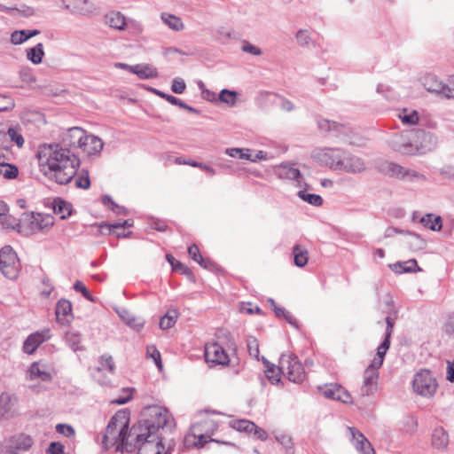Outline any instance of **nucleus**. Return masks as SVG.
Masks as SVG:
<instances>
[{"label":"nucleus","instance_id":"1","mask_svg":"<svg viewBox=\"0 0 454 454\" xmlns=\"http://www.w3.org/2000/svg\"><path fill=\"white\" fill-rule=\"evenodd\" d=\"M36 156L41 171L59 184L71 182L80 166V159L75 153L60 144L40 145Z\"/></svg>","mask_w":454,"mask_h":454},{"label":"nucleus","instance_id":"2","mask_svg":"<svg viewBox=\"0 0 454 454\" xmlns=\"http://www.w3.org/2000/svg\"><path fill=\"white\" fill-rule=\"evenodd\" d=\"M395 152L404 155L423 154L432 151L436 145L434 137L424 129L405 130L395 135L390 142Z\"/></svg>","mask_w":454,"mask_h":454},{"label":"nucleus","instance_id":"3","mask_svg":"<svg viewBox=\"0 0 454 454\" xmlns=\"http://www.w3.org/2000/svg\"><path fill=\"white\" fill-rule=\"evenodd\" d=\"M133 435L132 429L129 432V424L124 414L118 412L108 422L102 444L106 450L116 445V450L132 452L134 445L129 438H132Z\"/></svg>","mask_w":454,"mask_h":454},{"label":"nucleus","instance_id":"4","mask_svg":"<svg viewBox=\"0 0 454 454\" xmlns=\"http://www.w3.org/2000/svg\"><path fill=\"white\" fill-rule=\"evenodd\" d=\"M323 160L331 168L348 173L356 174L365 169L364 161L361 158L339 148L326 149L323 153Z\"/></svg>","mask_w":454,"mask_h":454},{"label":"nucleus","instance_id":"5","mask_svg":"<svg viewBox=\"0 0 454 454\" xmlns=\"http://www.w3.org/2000/svg\"><path fill=\"white\" fill-rule=\"evenodd\" d=\"M387 351L386 344L380 345L377 348V354L364 372L363 383L359 390V395L363 397L373 395L377 390L379 369L383 364L384 357Z\"/></svg>","mask_w":454,"mask_h":454},{"label":"nucleus","instance_id":"6","mask_svg":"<svg viewBox=\"0 0 454 454\" xmlns=\"http://www.w3.org/2000/svg\"><path fill=\"white\" fill-rule=\"evenodd\" d=\"M134 435L130 442L137 454H160L165 447L161 442V434L144 431L136 427H132Z\"/></svg>","mask_w":454,"mask_h":454},{"label":"nucleus","instance_id":"7","mask_svg":"<svg viewBox=\"0 0 454 454\" xmlns=\"http://www.w3.org/2000/svg\"><path fill=\"white\" fill-rule=\"evenodd\" d=\"M54 224L51 215L41 213H24L20 223H17V231L24 236H31L38 231H48Z\"/></svg>","mask_w":454,"mask_h":454},{"label":"nucleus","instance_id":"8","mask_svg":"<svg viewBox=\"0 0 454 454\" xmlns=\"http://www.w3.org/2000/svg\"><path fill=\"white\" fill-rule=\"evenodd\" d=\"M148 416L149 418L145 419L143 424L139 425L137 428L153 434H160V429L164 430L167 428L171 430L174 427V419L168 410L163 407H150L148 409Z\"/></svg>","mask_w":454,"mask_h":454},{"label":"nucleus","instance_id":"9","mask_svg":"<svg viewBox=\"0 0 454 454\" xmlns=\"http://www.w3.org/2000/svg\"><path fill=\"white\" fill-rule=\"evenodd\" d=\"M20 267L19 258L12 247H4L0 250V270L3 275L10 279H15L19 275Z\"/></svg>","mask_w":454,"mask_h":454},{"label":"nucleus","instance_id":"10","mask_svg":"<svg viewBox=\"0 0 454 454\" xmlns=\"http://www.w3.org/2000/svg\"><path fill=\"white\" fill-rule=\"evenodd\" d=\"M282 372H286L288 380L294 383L302 382L305 378V371L296 356L293 354L282 355L279 359Z\"/></svg>","mask_w":454,"mask_h":454},{"label":"nucleus","instance_id":"11","mask_svg":"<svg viewBox=\"0 0 454 454\" xmlns=\"http://www.w3.org/2000/svg\"><path fill=\"white\" fill-rule=\"evenodd\" d=\"M437 386L435 378L428 370H421L414 376L413 389L422 396H432L435 393Z\"/></svg>","mask_w":454,"mask_h":454},{"label":"nucleus","instance_id":"12","mask_svg":"<svg viewBox=\"0 0 454 454\" xmlns=\"http://www.w3.org/2000/svg\"><path fill=\"white\" fill-rule=\"evenodd\" d=\"M205 359L207 363L225 365L229 364V356L224 348L216 342L205 346Z\"/></svg>","mask_w":454,"mask_h":454},{"label":"nucleus","instance_id":"13","mask_svg":"<svg viewBox=\"0 0 454 454\" xmlns=\"http://www.w3.org/2000/svg\"><path fill=\"white\" fill-rule=\"evenodd\" d=\"M52 371L45 364L40 362L31 364L27 371L26 379L27 380H40L43 382H50L52 380Z\"/></svg>","mask_w":454,"mask_h":454},{"label":"nucleus","instance_id":"14","mask_svg":"<svg viewBox=\"0 0 454 454\" xmlns=\"http://www.w3.org/2000/svg\"><path fill=\"white\" fill-rule=\"evenodd\" d=\"M85 131L82 128L73 127L67 130L63 135L62 140L59 143L66 148H81L82 143L85 138Z\"/></svg>","mask_w":454,"mask_h":454},{"label":"nucleus","instance_id":"15","mask_svg":"<svg viewBox=\"0 0 454 454\" xmlns=\"http://www.w3.org/2000/svg\"><path fill=\"white\" fill-rule=\"evenodd\" d=\"M387 173L395 178L412 181L414 179H424V176L412 169H406L401 165L390 162L387 166Z\"/></svg>","mask_w":454,"mask_h":454},{"label":"nucleus","instance_id":"16","mask_svg":"<svg viewBox=\"0 0 454 454\" xmlns=\"http://www.w3.org/2000/svg\"><path fill=\"white\" fill-rule=\"evenodd\" d=\"M51 338V332L49 329H44L41 332H36L30 334L23 344V350L27 354H33L38 346L43 341Z\"/></svg>","mask_w":454,"mask_h":454},{"label":"nucleus","instance_id":"17","mask_svg":"<svg viewBox=\"0 0 454 454\" xmlns=\"http://www.w3.org/2000/svg\"><path fill=\"white\" fill-rule=\"evenodd\" d=\"M33 443L34 441L29 435L20 434L7 440L6 449H10L11 451H27L32 447Z\"/></svg>","mask_w":454,"mask_h":454},{"label":"nucleus","instance_id":"18","mask_svg":"<svg viewBox=\"0 0 454 454\" xmlns=\"http://www.w3.org/2000/svg\"><path fill=\"white\" fill-rule=\"evenodd\" d=\"M276 173L279 178L294 180L298 184V185H301L302 183L303 178L300 170L293 164H280L278 167Z\"/></svg>","mask_w":454,"mask_h":454},{"label":"nucleus","instance_id":"19","mask_svg":"<svg viewBox=\"0 0 454 454\" xmlns=\"http://www.w3.org/2000/svg\"><path fill=\"white\" fill-rule=\"evenodd\" d=\"M356 448L362 454H375L374 449L367 438L355 427H348Z\"/></svg>","mask_w":454,"mask_h":454},{"label":"nucleus","instance_id":"20","mask_svg":"<svg viewBox=\"0 0 454 454\" xmlns=\"http://www.w3.org/2000/svg\"><path fill=\"white\" fill-rule=\"evenodd\" d=\"M103 145L104 143L99 137L94 135H87L85 133V138L82 143L81 149L89 155H92L99 153L103 149Z\"/></svg>","mask_w":454,"mask_h":454},{"label":"nucleus","instance_id":"21","mask_svg":"<svg viewBox=\"0 0 454 454\" xmlns=\"http://www.w3.org/2000/svg\"><path fill=\"white\" fill-rule=\"evenodd\" d=\"M72 304L68 300L61 299L58 301L56 306V318L57 321L62 325L68 322L67 317L71 315Z\"/></svg>","mask_w":454,"mask_h":454},{"label":"nucleus","instance_id":"22","mask_svg":"<svg viewBox=\"0 0 454 454\" xmlns=\"http://www.w3.org/2000/svg\"><path fill=\"white\" fill-rule=\"evenodd\" d=\"M71 12L82 16H91L97 12V7L89 0H82L76 2Z\"/></svg>","mask_w":454,"mask_h":454},{"label":"nucleus","instance_id":"23","mask_svg":"<svg viewBox=\"0 0 454 454\" xmlns=\"http://www.w3.org/2000/svg\"><path fill=\"white\" fill-rule=\"evenodd\" d=\"M133 74H137L140 79H151L158 76L157 68L150 64L134 65Z\"/></svg>","mask_w":454,"mask_h":454},{"label":"nucleus","instance_id":"24","mask_svg":"<svg viewBox=\"0 0 454 454\" xmlns=\"http://www.w3.org/2000/svg\"><path fill=\"white\" fill-rule=\"evenodd\" d=\"M449 444V435L442 427H437L432 434V445L438 450H445Z\"/></svg>","mask_w":454,"mask_h":454},{"label":"nucleus","instance_id":"25","mask_svg":"<svg viewBox=\"0 0 454 454\" xmlns=\"http://www.w3.org/2000/svg\"><path fill=\"white\" fill-rule=\"evenodd\" d=\"M118 314L121 320L125 322L129 327L137 331H140L144 327L145 321L140 317H134L127 309H121L118 311Z\"/></svg>","mask_w":454,"mask_h":454},{"label":"nucleus","instance_id":"26","mask_svg":"<svg viewBox=\"0 0 454 454\" xmlns=\"http://www.w3.org/2000/svg\"><path fill=\"white\" fill-rule=\"evenodd\" d=\"M40 34V30H15L11 34V43L18 45L21 44L31 37H34Z\"/></svg>","mask_w":454,"mask_h":454},{"label":"nucleus","instance_id":"27","mask_svg":"<svg viewBox=\"0 0 454 454\" xmlns=\"http://www.w3.org/2000/svg\"><path fill=\"white\" fill-rule=\"evenodd\" d=\"M53 211L61 219H66L72 214V205L60 198H57L53 201Z\"/></svg>","mask_w":454,"mask_h":454},{"label":"nucleus","instance_id":"28","mask_svg":"<svg viewBox=\"0 0 454 454\" xmlns=\"http://www.w3.org/2000/svg\"><path fill=\"white\" fill-rule=\"evenodd\" d=\"M275 439L285 449L286 454H294V444L291 436L285 432L275 431Z\"/></svg>","mask_w":454,"mask_h":454},{"label":"nucleus","instance_id":"29","mask_svg":"<svg viewBox=\"0 0 454 454\" xmlns=\"http://www.w3.org/2000/svg\"><path fill=\"white\" fill-rule=\"evenodd\" d=\"M419 222L431 231H440L442 229V218L441 216H434L433 214H427L422 216Z\"/></svg>","mask_w":454,"mask_h":454},{"label":"nucleus","instance_id":"30","mask_svg":"<svg viewBox=\"0 0 454 454\" xmlns=\"http://www.w3.org/2000/svg\"><path fill=\"white\" fill-rule=\"evenodd\" d=\"M44 56L43 45L42 43H37L35 46L27 50V58L33 64H40L43 57Z\"/></svg>","mask_w":454,"mask_h":454},{"label":"nucleus","instance_id":"31","mask_svg":"<svg viewBox=\"0 0 454 454\" xmlns=\"http://www.w3.org/2000/svg\"><path fill=\"white\" fill-rule=\"evenodd\" d=\"M294 261L297 267H303L308 262V251L300 245H295L293 248Z\"/></svg>","mask_w":454,"mask_h":454},{"label":"nucleus","instance_id":"32","mask_svg":"<svg viewBox=\"0 0 454 454\" xmlns=\"http://www.w3.org/2000/svg\"><path fill=\"white\" fill-rule=\"evenodd\" d=\"M161 20L169 28L175 31L184 29V23L177 16L164 12L161 14Z\"/></svg>","mask_w":454,"mask_h":454},{"label":"nucleus","instance_id":"33","mask_svg":"<svg viewBox=\"0 0 454 454\" xmlns=\"http://www.w3.org/2000/svg\"><path fill=\"white\" fill-rule=\"evenodd\" d=\"M297 43L302 48H311L315 46L311 35L307 29H300L295 35Z\"/></svg>","mask_w":454,"mask_h":454},{"label":"nucleus","instance_id":"34","mask_svg":"<svg viewBox=\"0 0 454 454\" xmlns=\"http://www.w3.org/2000/svg\"><path fill=\"white\" fill-rule=\"evenodd\" d=\"M415 267H418L417 261L415 259L409 260L405 262L394 263L391 268L395 273H405L416 271Z\"/></svg>","mask_w":454,"mask_h":454},{"label":"nucleus","instance_id":"35","mask_svg":"<svg viewBox=\"0 0 454 454\" xmlns=\"http://www.w3.org/2000/svg\"><path fill=\"white\" fill-rule=\"evenodd\" d=\"M178 317V313L176 309H172L167 312L160 319V327L162 330H167L171 328L176 322Z\"/></svg>","mask_w":454,"mask_h":454},{"label":"nucleus","instance_id":"36","mask_svg":"<svg viewBox=\"0 0 454 454\" xmlns=\"http://www.w3.org/2000/svg\"><path fill=\"white\" fill-rule=\"evenodd\" d=\"M66 341L68 344V346L74 350H80L82 349V346L80 345L82 337L81 334L74 330H71L66 333Z\"/></svg>","mask_w":454,"mask_h":454},{"label":"nucleus","instance_id":"37","mask_svg":"<svg viewBox=\"0 0 454 454\" xmlns=\"http://www.w3.org/2000/svg\"><path fill=\"white\" fill-rule=\"evenodd\" d=\"M16 399L8 393L0 395V409L4 414L9 413L15 405Z\"/></svg>","mask_w":454,"mask_h":454},{"label":"nucleus","instance_id":"38","mask_svg":"<svg viewBox=\"0 0 454 454\" xmlns=\"http://www.w3.org/2000/svg\"><path fill=\"white\" fill-rule=\"evenodd\" d=\"M108 24L111 27L121 30L125 27V17L121 12H112L108 16Z\"/></svg>","mask_w":454,"mask_h":454},{"label":"nucleus","instance_id":"39","mask_svg":"<svg viewBox=\"0 0 454 454\" xmlns=\"http://www.w3.org/2000/svg\"><path fill=\"white\" fill-rule=\"evenodd\" d=\"M99 366L97 368L98 372L108 371L110 373L114 372L115 365L112 356L103 355L100 356Z\"/></svg>","mask_w":454,"mask_h":454},{"label":"nucleus","instance_id":"40","mask_svg":"<svg viewBox=\"0 0 454 454\" xmlns=\"http://www.w3.org/2000/svg\"><path fill=\"white\" fill-rule=\"evenodd\" d=\"M281 372L282 368H280V364L278 366H275L274 364H269L267 370L265 371L266 377L272 384H277L280 381Z\"/></svg>","mask_w":454,"mask_h":454},{"label":"nucleus","instance_id":"41","mask_svg":"<svg viewBox=\"0 0 454 454\" xmlns=\"http://www.w3.org/2000/svg\"><path fill=\"white\" fill-rule=\"evenodd\" d=\"M237 92L234 90H230L227 89H223L219 93V99L227 104L230 106H233L236 105L237 101Z\"/></svg>","mask_w":454,"mask_h":454},{"label":"nucleus","instance_id":"42","mask_svg":"<svg viewBox=\"0 0 454 454\" xmlns=\"http://www.w3.org/2000/svg\"><path fill=\"white\" fill-rule=\"evenodd\" d=\"M298 196L304 201L318 207L323 204V199L321 196L314 193H307L305 191H300Z\"/></svg>","mask_w":454,"mask_h":454},{"label":"nucleus","instance_id":"43","mask_svg":"<svg viewBox=\"0 0 454 454\" xmlns=\"http://www.w3.org/2000/svg\"><path fill=\"white\" fill-rule=\"evenodd\" d=\"M339 387L340 385L332 383L319 387L318 389L326 398L335 400Z\"/></svg>","mask_w":454,"mask_h":454},{"label":"nucleus","instance_id":"44","mask_svg":"<svg viewBox=\"0 0 454 454\" xmlns=\"http://www.w3.org/2000/svg\"><path fill=\"white\" fill-rule=\"evenodd\" d=\"M18 174L19 169L13 164L6 163L0 168V176H3L6 179H14L18 176Z\"/></svg>","mask_w":454,"mask_h":454},{"label":"nucleus","instance_id":"45","mask_svg":"<svg viewBox=\"0 0 454 454\" xmlns=\"http://www.w3.org/2000/svg\"><path fill=\"white\" fill-rule=\"evenodd\" d=\"M75 186L80 189L87 190L90 187L89 172L82 169L75 179Z\"/></svg>","mask_w":454,"mask_h":454},{"label":"nucleus","instance_id":"46","mask_svg":"<svg viewBox=\"0 0 454 454\" xmlns=\"http://www.w3.org/2000/svg\"><path fill=\"white\" fill-rule=\"evenodd\" d=\"M394 314V316L395 317V311H388V314ZM394 320L395 318L391 317L390 315H388L386 318V323H387V331H386V336H385V339L384 340L381 342L380 345H383V344H386L387 347V349L389 348L390 347V336L392 334V332H393V327H394Z\"/></svg>","mask_w":454,"mask_h":454},{"label":"nucleus","instance_id":"47","mask_svg":"<svg viewBox=\"0 0 454 454\" xmlns=\"http://www.w3.org/2000/svg\"><path fill=\"white\" fill-rule=\"evenodd\" d=\"M188 254L192 259L197 262L200 266L204 268L207 267L206 260L200 254L199 247L196 245H192L188 247Z\"/></svg>","mask_w":454,"mask_h":454},{"label":"nucleus","instance_id":"48","mask_svg":"<svg viewBox=\"0 0 454 454\" xmlns=\"http://www.w3.org/2000/svg\"><path fill=\"white\" fill-rule=\"evenodd\" d=\"M234 428L240 432L252 434L253 430L255 429V424L250 420L239 419L235 422Z\"/></svg>","mask_w":454,"mask_h":454},{"label":"nucleus","instance_id":"49","mask_svg":"<svg viewBox=\"0 0 454 454\" xmlns=\"http://www.w3.org/2000/svg\"><path fill=\"white\" fill-rule=\"evenodd\" d=\"M241 50H242V51L248 53L250 55H253V56H261L262 54V51L261 48H259L256 45L252 44L247 40L242 41Z\"/></svg>","mask_w":454,"mask_h":454},{"label":"nucleus","instance_id":"50","mask_svg":"<svg viewBox=\"0 0 454 454\" xmlns=\"http://www.w3.org/2000/svg\"><path fill=\"white\" fill-rule=\"evenodd\" d=\"M7 135L18 147H22L24 145V138L16 128L11 127L7 130Z\"/></svg>","mask_w":454,"mask_h":454},{"label":"nucleus","instance_id":"51","mask_svg":"<svg viewBox=\"0 0 454 454\" xmlns=\"http://www.w3.org/2000/svg\"><path fill=\"white\" fill-rule=\"evenodd\" d=\"M146 356L148 357H152L153 359V362L155 363V364L157 365V367L159 369H161L162 367V363H161V358H160V351L156 348L155 346H148L147 348H146Z\"/></svg>","mask_w":454,"mask_h":454},{"label":"nucleus","instance_id":"52","mask_svg":"<svg viewBox=\"0 0 454 454\" xmlns=\"http://www.w3.org/2000/svg\"><path fill=\"white\" fill-rule=\"evenodd\" d=\"M427 89L428 91L443 93L448 98H450V96L447 93V92L450 91V89L448 87V85H446V84H444V83H442L441 82L435 81L434 82V84L428 86Z\"/></svg>","mask_w":454,"mask_h":454},{"label":"nucleus","instance_id":"53","mask_svg":"<svg viewBox=\"0 0 454 454\" xmlns=\"http://www.w3.org/2000/svg\"><path fill=\"white\" fill-rule=\"evenodd\" d=\"M74 289L77 292H80L86 300L90 301H95L94 297L90 294V293L82 281H75V283L74 284Z\"/></svg>","mask_w":454,"mask_h":454},{"label":"nucleus","instance_id":"54","mask_svg":"<svg viewBox=\"0 0 454 454\" xmlns=\"http://www.w3.org/2000/svg\"><path fill=\"white\" fill-rule=\"evenodd\" d=\"M400 119L404 124L414 125L419 121V114L416 111H412L409 114L404 112L400 114Z\"/></svg>","mask_w":454,"mask_h":454},{"label":"nucleus","instance_id":"55","mask_svg":"<svg viewBox=\"0 0 454 454\" xmlns=\"http://www.w3.org/2000/svg\"><path fill=\"white\" fill-rule=\"evenodd\" d=\"M247 349L251 356L259 359V343L256 339L249 338L247 340Z\"/></svg>","mask_w":454,"mask_h":454},{"label":"nucleus","instance_id":"56","mask_svg":"<svg viewBox=\"0 0 454 454\" xmlns=\"http://www.w3.org/2000/svg\"><path fill=\"white\" fill-rule=\"evenodd\" d=\"M56 431L59 434H64L67 437H72L74 436L75 431L70 425L67 424H58L56 426Z\"/></svg>","mask_w":454,"mask_h":454},{"label":"nucleus","instance_id":"57","mask_svg":"<svg viewBox=\"0 0 454 454\" xmlns=\"http://www.w3.org/2000/svg\"><path fill=\"white\" fill-rule=\"evenodd\" d=\"M15 104L12 98L0 95V112L11 110Z\"/></svg>","mask_w":454,"mask_h":454},{"label":"nucleus","instance_id":"58","mask_svg":"<svg viewBox=\"0 0 454 454\" xmlns=\"http://www.w3.org/2000/svg\"><path fill=\"white\" fill-rule=\"evenodd\" d=\"M337 401L342 402L344 403H352V397L351 395L344 389L341 386H340L336 399Z\"/></svg>","mask_w":454,"mask_h":454},{"label":"nucleus","instance_id":"59","mask_svg":"<svg viewBox=\"0 0 454 454\" xmlns=\"http://www.w3.org/2000/svg\"><path fill=\"white\" fill-rule=\"evenodd\" d=\"M186 89L184 81L181 78H175L172 82L171 90L176 94H182Z\"/></svg>","mask_w":454,"mask_h":454},{"label":"nucleus","instance_id":"60","mask_svg":"<svg viewBox=\"0 0 454 454\" xmlns=\"http://www.w3.org/2000/svg\"><path fill=\"white\" fill-rule=\"evenodd\" d=\"M123 228L122 221H118L112 224L102 223L99 225V231L102 234L111 233L113 229Z\"/></svg>","mask_w":454,"mask_h":454},{"label":"nucleus","instance_id":"61","mask_svg":"<svg viewBox=\"0 0 454 454\" xmlns=\"http://www.w3.org/2000/svg\"><path fill=\"white\" fill-rule=\"evenodd\" d=\"M47 451L50 454H63L64 446L59 442H53L49 445Z\"/></svg>","mask_w":454,"mask_h":454},{"label":"nucleus","instance_id":"62","mask_svg":"<svg viewBox=\"0 0 454 454\" xmlns=\"http://www.w3.org/2000/svg\"><path fill=\"white\" fill-rule=\"evenodd\" d=\"M317 124L319 129L322 131H329L333 129H335L337 126L335 122H331L329 120H320Z\"/></svg>","mask_w":454,"mask_h":454},{"label":"nucleus","instance_id":"63","mask_svg":"<svg viewBox=\"0 0 454 454\" xmlns=\"http://www.w3.org/2000/svg\"><path fill=\"white\" fill-rule=\"evenodd\" d=\"M188 165L200 168V169H203L204 171L207 172L210 176L215 175V170L212 167L202 162L192 161V163H188Z\"/></svg>","mask_w":454,"mask_h":454},{"label":"nucleus","instance_id":"64","mask_svg":"<svg viewBox=\"0 0 454 454\" xmlns=\"http://www.w3.org/2000/svg\"><path fill=\"white\" fill-rule=\"evenodd\" d=\"M410 244L413 246L414 249H422L425 246V241L419 235L412 234Z\"/></svg>","mask_w":454,"mask_h":454}]
</instances>
